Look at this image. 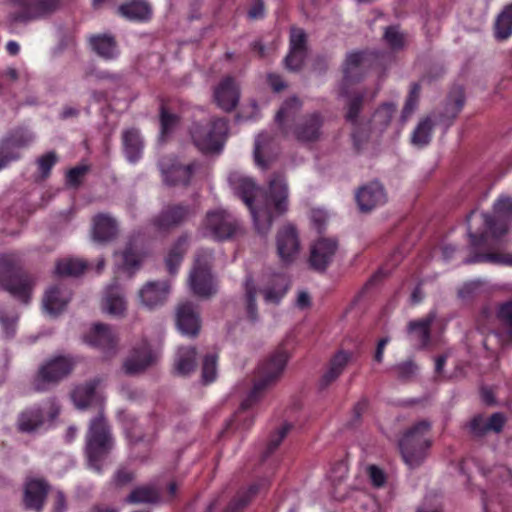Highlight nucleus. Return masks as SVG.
I'll list each match as a JSON object with an SVG mask.
<instances>
[{
    "label": "nucleus",
    "mask_w": 512,
    "mask_h": 512,
    "mask_svg": "<svg viewBox=\"0 0 512 512\" xmlns=\"http://www.w3.org/2000/svg\"><path fill=\"white\" fill-rule=\"evenodd\" d=\"M160 491L152 485L134 488L126 498L131 504H157L160 502Z\"/></svg>",
    "instance_id": "58836bf2"
},
{
    "label": "nucleus",
    "mask_w": 512,
    "mask_h": 512,
    "mask_svg": "<svg viewBox=\"0 0 512 512\" xmlns=\"http://www.w3.org/2000/svg\"><path fill=\"white\" fill-rule=\"evenodd\" d=\"M288 355L283 350L274 352L260 367L258 379L249 396L241 403V409L246 410L257 400L258 394L274 385L282 376L286 367Z\"/></svg>",
    "instance_id": "6e6552de"
},
{
    "label": "nucleus",
    "mask_w": 512,
    "mask_h": 512,
    "mask_svg": "<svg viewBox=\"0 0 512 512\" xmlns=\"http://www.w3.org/2000/svg\"><path fill=\"white\" fill-rule=\"evenodd\" d=\"M256 293L257 289L255 286L252 275H247L245 280V299H246V310L249 319L255 322L258 319L257 305H256Z\"/></svg>",
    "instance_id": "de8ad7c7"
},
{
    "label": "nucleus",
    "mask_w": 512,
    "mask_h": 512,
    "mask_svg": "<svg viewBox=\"0 0 512 512\" xmlns=\"http://www.w3.org/2000/svg\"><path fill=\"white\" fill-rule=\"evenodd\" d=\"M435 318V313H430L423 319L410 321L408 323V337L411 341L415 342L418 349H423L429 344L430 328Z\"/></svg>",
    "instance_id": "c756f323"
},
{
    "label": "nucleus",
    "mask_w": 512,
    "mask_h": 512,
    "mask_svg": "<svg viewBox=\"0 0 512 512\" xmlns=\"http://www.w3.org/2000/svg\"><path fill=\"white\" fill-rule=\"evenodd\" d=\"M355 198L358 208L362 213L371 212L387 201L385 189L377 180L360 187L356 191Z\"/></svg>",
    "instance_id": "aec40b11"
},
{
    "label": "nucleus",
    "mask_w": 512,
    "mask_h": 512,
    "mask_svg": "<svg viewBox=\"0 0 512 512\" xmlns=\"http://www.w3.org/2000/svg\"><path fill=\"white\" fill-rule=\"evenodd\" d=\"M171 283L167 280L147 282L139 291V298L149 309L163 305L170 293Z\"/></svg>",
    "instance_id": "b1692460"
},
{
    "label": "nucleus",
    "mask_w": 512,
    "mask_h": 512,
    "mask_svg": "<svg viewBox=\"0 0 512 512\" xmlns=\"http://www.w3.org/2000/svg\"><path fill=\"white\" fill-rule=\"evenodd\" d=\"M118 234L117 221L108 214H97L93 219L92 238L99 243L113 241Z\"/></svg>",
    "instance_id": "c85d7f7f"
},
{
    "label": "nucleus",
    "mask_w": 512,
    "mask_h": 512,
    "mask_svg": "<svg viewBox=\"0 0 512 512\" xmlns=\"http://www.w3.org/2000/svg\"><path fill=\"white\" fill-rule=\"evenodd\" d=\"M430 429L429 421H419L407 430L399 441L402 457L409 467H417L424 461L431 445V442L425 437Z\"/></svg>",
    "instance_id": "423d86ee"
},
{
    "label": "nucleus",
    "mask_w": 512,
    "mask_h": 512,
    "mask_svg": "<svg viewBox=\"0 0 512 512\" xmlns=\"http://www.w3.org/2000/svg\"><path fill=\"white\" fill-rule=\"evenodd\" d=\"M229 182L234 192L248 206L257 234L267 236L273 224V215L269 205H261V201L259 200L255 203L260 188L251 178L237 174L230 175Z\"/></svg>",
    "instance_id": "f257e3e1"
},
{
    "label": "nucleus",
    "mask_w": 512,
    "mask_h": 512,
    "mask_svg": "<svg viewBox=\"0 0 512 512\" xmlns=\"http://www.w3.org/2000/svg\"><path fill=\"white\" fill-rule=\"evenodd\" d=\"M259 489L258 484L251 485L247 491L238 494L223 512H241L249 504L251 498L258 493Z\"/></svg>",
    "instance_id": "3c124183"
},
{
    "label": "nucleus",
    "mask_w": 512,
    "mask_h": 512,
    "mask_svg": "<svg viewBox=\"0 0 512 512\" xmlns=\"http://www.w3.org/2000/svg\"><path fill=\"white\" fill-rule=\"evenodd\" d=\"M495 37L498 40H506L512 35V3L506 5L497 16L495 25Z\"/></svg>",
    "instance_id": "a18cd8bd"
},
{
    "label": "nucleus",
    "mask_w": 512,
    "mask_h": 512,
    "mask_svg": "<svg viewBox=\"0 0 512 512\" xmlns=\"http://www.w3.org/2000/svg\"><path fill=\"white\" fill-rule=\"evenodd\" d=\"M175 322L178 330L186 336L195 338L201 329L198 306L191 301L179 303L175 308Z\"/></svg>",
    "instance_id": "f3484780"
},
{
    "label": "nucleus",
    "mask_w": 512,
    "mask_h": 512,
    "mask_svg": "<svg viewBox=\"0 0 512 512\" xmlns=\"http://www.w3.org/2000/svg\"><path fill=\"white\" fill-rule=\"evenodd\" d=\"M506 423V417L501 412L493 413L488 419L482 414L473 416L466 424L469 435L474 439H481L489 432L500 433Z\"/></svg>",
    "instance_id": "412c9836"
},
{
    "label": "nucleus",
    "mask_w": 512,
    "mask_h": 512,
    "mask_svg": "<svg viewBox=\"0 0 512 512\" xmlns=\"http://www.w3.org/2000/svg\"><path fill=\"white\" fill-rule=\"evenodd\" d=\"M290 287V280L284 274H275L270 283L261 290L264 300L268 303L279 304Z\"/></svg>",
    "instance_id": "f704fd0d"
},
{
    "label": "nucleus",
    "mask_w": 512,
    "mask_h": 512,
    "mask_svg": "<svg viewBox=\"0 0 512 512\" xmlns=\"http://www.w3.org/2000/svg\"><path fill=\"white\" fill-rule=\"evenodd\" d=\"M202 225L207 233L218 241H225L243 233L239 220L223 209L208 211Z\"/></svg>",
    "instance_id": "1a4fd4ad"
},
{
    "label": "nucleus",
    "mask_w": 512,
    "mask_h": 512,
    "mask_svg": "<svg viewBox=\"0 0 512 512\" xmlns=\"http://www.w3.org/2000/svg\"><path fill=\"white\" fill-rule=\"evenodd\" d=\"M214 99L223 111H233L240 99V88L231 76H226L214 90Z\"/></svg>",
    "instance_id": "393cba45"
},
{
    "label": "nucleus",
    "mask_w": 512,
    "mask_h": 512,
    "mask_svg": "<svg viewBox=\"0 0 512 512\" xmlns=\"http://www.w3.org/2000/svg\"><path fill=\"white\" fill-rule=\"evenodd\" d=\"M324 117L319 112H313L301 118L293 128V136L301 144H313L321 140Z\"/></svg>",
    "instance_id": "dca6fc26"
},
{
    "label": "nucleus",
    "mask_w": 512,
    "mask_h": 512,
    "mask_svg": "<svg viewBox=\"0 0 512 512\" xmlns=\"http://www.w3.org/2000/svg\"><path fill=\"white\" fill-rule=\"evenodd\" d=\"M464 103V89L461 86L454 87L447 98L443 112L434 115L436 123L442 125L446 131L462 110Z\"/></svg>",
    "instance_id": "bb28decb"
},
{
    "label": "nucleus",
    "mask_w": 512,
    "mask_h": 512,
    "mask_svg": "<svg viewBox=\"0 0 512 512\" xmlns=\"http://www.w3.org/2000/svg\"><path fill=\"white\" fill-rule=\"evenodd\" d=\"M396 112V105L394 103L382 104L373 114L371 119L372 129L378 132H383L391 123L392 118Z\"/></svg>",
    "instance_id": "37998d69"
},
{
    "label": "nucleus",
    "mask_w": 512,
    "mask_h": 512,
    "mask_svg": "<svg viewBox=\"0 0 512 512\" xmlns=\"http://www.w3.org/2000/svg\"><path fill=\"white\" fill-rule=\"evenodd\" d=\"M32 279L22 271L21 259L15 254L0 255V287L22 303H28Z\"/></svg>",
    "instance_id": "f03ea898"
},
{
    "label": "nucleus",
    "mask_w": 512,
    "mask_h": 512,
    "mask_svg": "<svg viewBox=\"0 0 512 512\" xmlns=\"http://www.w3.org/2000/svg\"><path fill=\"white\" fill-rule=\"evenodd\" d=\"M363 60V54L361 52H353L347 55L344 68H343V81L341 84L340 95L348 96V86L358 79L354 77V70L357 69Z\"/></svg>",
    "instance_id": "ea45409f"
},
{
    "label": "nucleus",
    "mask_w": 512,
    "mask_h": 512,
    "mask_svg": "<svg viewBox=\"0 0 512 512\" xmlns=\"http://www.w3.org/2000/svg\"><path fill=\"white\" fill-rule=\"evenodd\" d=\"M391 370L399 380L408 381L415 375L417 365L412 360H408L393 366Z\"/></svg>",
    "instance_id": "4d7b16f0"
},
{
    "label": "nucleus",
    "mask_w": 512,
    "mask_h": 512,
    "mask_svg": "<svg viewBox=\"0 0 512 512\" xmlns=\"http://www.w3.org/2000/svg\"><path fill=\"white\" fill-rule=\"evenodd\" d=\"M308 55L307 51L290 50L284 59L286 69L292 72L300 71Z\"/></svg>",
    "instance_id": "6e6d98bb"
},
{
    "label": "nucleus",
    "mask_w": 512,
    "mask_h": 512,
    "mask_svg": "<svg viewBox=\"0 0 512 512\" xmlns=\"http://www.w3.org/2000/svg\"><path fill=\"white\" fill-rule=\"evenodd\" d=\"M45 414L42 408L33 406L24 409L17 418L16 427L19 432L33 433L43 426Z\"/></svg>",
    "instance_id": "7c9ffc66"
},
{
    "label": "nucleus",
    "mask_w": 512,
    "mask_h": 512,
    "mask_svg": "<svg viewBox=\"0 0 512 512\" xmlns=\"http://www.w3.org/2000/svg\"><path fill=\"white\" fill-rule=\"evenodd\" d=\"M92 49L105 59H112L117 53V43L112 35H97L90 38Z\"/></svg>",
    "instance_id": "a19ab883"
},
{
    "label": "nucleus",
    "mask_w": 512,
    "mask_h": 512,
    "mask_svg": "<svg viewBox=\"0 0 512 512\" xmlns=\"http://www.w3.org/2000/svg\"><path fill=\"white\" fill-rule=\"evenodd\" d=\"M501 325L505 328L510 339H512V300L503 303L497 312Z\"/></svg>",
    "instance_id": "13d9d810"
},
{
    "label": "nucleus",
    "mask_w": 512,
    "mask_h": 512,
    "mask_svg": "<svg viewBox=\"0 0 512 512\" xmlns=\"http://www.w3.org/2000/svg\"><path fill=\"white\" fill-rule=\"evenodd\" d=\"M291 428L292 425L286 423L282 427H280L274 434L271 435L267 446V455L273 453L279 447V445L287 436Z\"/></svg>",
    "instance_id": "680f3d73"
},
{
    "label": "nucleus",
    "mask_w": 512,
    "mask_h": 512,
    "mask_svg": "<svg viewBox=\"0 0 512 512\" xmlns=\"http://www.w3.org/2000/svg\"><path fill=\"white\" fill-rule=\"evenodd\" d=\"M290 50L307 51V35L303 29L292 28L289 41Z\"/></svg>",
    "instance_id": "bf43d9fd"
},
{
    "label": "nucleus",
    "mask_w": 512,
    "mask_h": 512,
    "mask_svg": "<svg viewBox=\"0 0 512 512\" xmlns=\"http://www.w3.org/2000/svg\"><path fill=\"white\" fill-rule=\"evenodd\" d=\"M339 248L336 238L319 237L310 245L308 264L317 272L326 271Z\"/></svg>",
    "instance_id": "2eb2a0df"
},
{
    "label": "nucleus",
    "mask_w": 512,
    "mask_h": 512,
    "mask_svg": "<svg viewBox=\"0 0 512 512\" xmlns=\"http://www.w3.org/2000/svg\"><path fill=\"white\" fill-rule=\"evenodd\" d=\"M117 12L127 20L141 22L150 19L152 8L146 0H126Z\"/></svg>",
    "instance_id": "2f4dec72"
},
{
    "label": "nucleus",
    "mask_w": 512,
    "mask_h": 512,
    "mask_svg": "<svg viewBox=\"0 0 512 512\" xmlns=\"http://www.w3.org/2000/svg\"><path fill=\"white\" fill-rule=\"evenodd\" d=\"M124 153L129 162H137L144 148V142L137 128H127L122 132Z\"/></svg>",
    "instance_id": "473e14b6"
},
{
    "label": "nucleus",
    "mask_w": 512,
    "mask_h": 512,
    "mask_svg": "<svg viewBox=\"0 0 512 512\" xmlns=\"http://www.w3.org/2000/svg\"><path fill=\"white\" fill-rule=\"evenodd\" d=\"M364 98V93H355L348 97L345 105L346 113L344 115L346 121L353 125L357 124L359 114L363 108Z\"/></svg>",
    "instance_id": "09e8293b"
},
{
    "label": "nucleus",
    "mask_w": 512,
    "mask_h": 512,
    "mask_svg": "<svg viewBox=\"0 0 512 512\" xmlns=\"http://www.w3.org/2000/svg\"><path fill=\"white\" fill-rule=\"evenodd\" d=\"M113 447L109 427L102 413L95 417L89 426L86 437L85 454L88 465L95 471H102V463Z\"/></svg>",
    "instance_id": "7ed1b4c3"
},
{
    "label": "nucleus",
    "mask_w": 512,
    "mask_h": 512,
    "mask_svg": "<svg viewBox=\"0 0 512 512\" xmlns=\"http://www.w3.org/2000/svg\"><path fill=\"white\" fill-rule=\"evenodd\" d=\"M160 139L172 133L180 123L178 114L172 111L168 101L161 98L159 106Z\"/></svg>",
    "instance_id": "c9c22d12"
},
{
    "label": "nucleus",
    "mask_w": 512,
    "mask_h": 512,
    "mask_svg": "<svg viewBox=\"0 0 512 512\" xmlns=\"http://www.w3.org/2000/svg\"><path fill=\"white\" fill-rule=\"evenodd\" d=\"M434 124L437 123L436 120L433 121L432 116L422 118L412 133L411 142L419 147L427 145L430 142Z\"/></svg>",
    "instance_id": "49530a36"
},
{
    "label": "nucleus",
    "mask_w": 512,
    "mask_h": 512,
    "mask_svg": "<svg viewBox=\"0 0 512 512\" xmlns=\"http://www.w3.org/2000/svg\"><path fill=\"white\" fill-rule=\"evenodd\" d=\"M214 256L211 250L197 251L190 270L188 284L194 295L208 299L217 293V284L212 274Z\"/></svg>",
    "instance_id": "20e7f679"
},
{
    "label": "nucleus",
    "mask_w": 512,
    "mask_h": 512,
    "mask_svg": "<svg viewBox=\"0 0 512 512\" xmlns=\"http://www.w3.org/2000/svg\"><path fill=\"white\" fill-rule=\"evenodd\" d=\"M20 10L11 15L13 22L27 23L37 19L48 18L60 11L63 0H7Z\"/></svg>",
    "instance_id": "9d476101"
},
{
    "label": "nucleus",
    "mask_w": 512,
    "mask_h": 512,
    "mask_svg": "<svg viewBox=\"0 0 512 512\" xmlns=\"http://www.w3.org/2000/svg\"><path fill=\"white\" fill-rule=\"evenodd\" d=\"M349 359H350L349 353L344 352V351H339L330 360L329 369L331 371H334L338 375H341V373L347 366Z\"/></svg>",
    "instance_id": "0e129e2a"
},
{
    "label": "nucleus",
    "mask_w": 512,
    "mask_h": 512,
    "mask_svg": "<svg viewBox=\"0 0 512 512\" xmlns=\"http://www.w3.org/2000/svg\"><path fill=\"white\" fill-rule=\"evenodd\" d=\"M17 321L16 315H7L5 312L0 311V323L2 324L5 333L11 337L15 333V325Z\"/></svg>",
    "instance_id": "338daca9"
},
{
    "label": "nucleus",
    "mask_w": 512,
    "mask_h": 512,
    "mask_svg": "<svg viewBox=\"0 0 512 512\" xmlns=\"http://www.w3.org/2000/svg\"><path fill=\"white\" fill-rule=\"evenodd\" d=\"M189 236L180 235L171 245L167 256L165 257V266L171 276L176 275L178 268L187 252Z\"/></svg>",
    "instance_id": "72a5a7b5"
},
{
    "label": "nucleus",
    "mask_w": 512,
    "mask_h": 512,
    "mask_svg": "<svg viewBox=\"0 0 512 512\" xmlns=\"http://www.w3.org/2000/svg\"><path fill=\"white\" fill-rule=\"evenodd\" d=\"M267 184L266 197L261 205H269L274 220L288 211L289 189L285 175L280 172L272 173Z\"/></svg>",
    "instance_id": "f8f14e48"
},
{
    "label": "nucleus",
    "mask_w": 512,
    "mask_h": 512,
    "mask_svg": "<svg viewBox=\"0 0 512 512\" xmlns=\"http://www.w3.org/2000/svg\"><path fill=\"white\" fill-rule=\"evenodd\" d=\"M32 141V136L22 129L13 131L0 143V169L10 161L18 158L15 149L25 147Z\"/></svg>",
    "instance_id": "cd10ccee"
},
{
    "label": "nucleus",
    "mask_w": 512,
    "mask_h": 512,
    "mask_svg": "<svg viewBox=\"0 0 512 512\" xmlns=\"http://www.w3.org/2000/svg\"><path fill=\"white\" fill-rule=\"evenodd\" d=\"M277 254L284 264H291L300 251L298 231L292 224H287L276 234Z\"/></svg>",
    "instance_id": "a211bd4d"
},
{
    "label": "nucleus",
    "mask_w": 512,
    "mask_h": 512,
    "mask_svg": "<svg viewBox=\"0 0 512 512\" xmlns=\"http://www.w3.org/2000/svg\"><path fill=\"white\" fill-rule=\"evenodd\" d=\"M488 234L487 232H482L480 234H476L472 232L471 227L468 226V238H469V246H470V254L467 258H465V264H475V263H492L503 265L504 253L499 252H488V253H479L476 249L486 243Z\"/></svg>",
    "instance_id": "5701e85b"
},
{
    "label": "nucleus",
    "mask_w": 512,
    "mask_h": 512,
    "mask_svg": "<svg viewBox=\"0 0 512 512\" xmlns=\"http://www.w3.org/2000/svg\"><path fill=\"white\" fill-rule=\"evenodd\" d=\"M67 302L68 297L59 286L49 288L43 299L45 309L51 314H56L62 311Z\"/></svg>",
    "instance_id": "79ce46f5"
},
{
    "label": "nucleus",
    "mask_w": 512,
    "mask_h": 512,
    "mask_svg": "<svg viewBox=\"0 0 512 512\" xmlns=\"http://www.w3.org/2000/svg\"><path fill=\"white\" fill-rule=\"evenodd\" d=\"M96 385L92 382L77 387L73 392V399L77 407L86 408L94 396Z\"/></svg>",
    "instance_id": "864d4df0"
},
{
    "label": "nucleus",
    "mask_w": 512,
    "mask_h": 512,
    "mask_svg": "<svg viewBox=\"0 0 512 512\" xmlns=\"http://www.w3.org/2000/svg\"><path fill=\"white\" fill-rule=\"evenodd\" d=\"M198 211V206L195 204L170 202L150 219L149 224L156 233L168 235L196 217Z\"/></svg>",
    "instance_id": "39448f33"
},
{
    "label": "nucleus",
    "mask_w": 512,
    "mask_h": 512,
    "mask_svg": "<svg viewBox=\"0 0 512 512\" xmlns=\"http://www.w3.org/2000/svg\"><path fill=\"white\" fill-rule=\"evenodd\" d=\"M302 108V102L297 97L288 98L278 110L275 121L283 133L287 132L286 122L293 120Z\"/></svg>",
    "instance_id": "4c0bfd02"
},
{
    "label": "nucleus",
    "mask_w": 512,
    "mask_h": 512,
    "mask_svg": "<svg viewBox=\"0 0 512 512\" xmlns=\"http://www.w3.org/2000/svg\"><path fill=\"white\" fill-rule=\"evenodd\" d=\"M50 490L48 482L41 478H28L24 485L23 505L28 510L40 512Z\"/></svg>",
    "instance_id": "4be33fe9"
},
{
    "label": "nucleus",
    "mask_w": 512,
    "mask_h": 512,
    "mask_svg": "<svg viewBox=\"0 0 512 512\" xmlns=\"http://www.w3.org/2000/svg\"><path fill=\"white\" fill-rule=\"evenodd\" d=\"M197 351L195 347H182L178 350L175 369L180 375H187L196 366Z\"/></svg>",
    "instance_id": "c03bdc74"
},
{
    "label": "nucleus",
    "mask_w": 512,
    "mask_h": 512,
    "mask_svg": "<svg viewBox=\"0 0 512 512\" xmlns=\"http://www.w3.org/2000/svg\"><path fill=\"white\" fill-rule=\"evenodd\" d=\"M384 38L393 50L402 49L404 46V36L395 26L386 28Z\"/></svg>",
    "instance_id": "052dcab7"
},
{
    "label": "nucleus",
    "mask_w": 512,
    "mask_h": 512,
    "mask_svg": "<svg viewBox=\"0 0 512 512\" xmlns=\"http://www.w3.org/2000/svg\"><path fill=\"white\" fill-rule=\"evenodd\" d=\"M101 309L104 313L113 317L125 316L127 303L123 288L118 283H112L104 290Z\"/></svg>",
    "instance_id": "a878e982"
},
{
    "label": "nucleus",
    "mask_w": 512,
    "mask_h": 512,
    "mask_svg": "<svg viewBox=\"0 0 512 512\" xmlns=\"http://www.w3.org/2000/svg\"><path fill=\"white\" fill-rule=\"evenodd\" d=\"M155 362V353L147 342H143L131 351L122 368L127 375H138L146 371Z\"/></svg>",
    "instance_id": "6ab92c4d"
},
{
    "label": "nucleus",
    "mask_w": 512,
    "mask_h": 512,
    "mask_svg": "<svg viewBox=\"0 0 512 512\" xmlns=\"http://www.w3.org/2000/svg\"><path fill=\"white\" fill-rule=\"evenodd\" d=\"M85 343L101 351L106 359L117 354L118 337L112 327L105 323H94L83 335Z\"/></svg>",
    "instance_id": "4468645a"
},
{
    "label": "nucleus",
    "mask_w": 512,
    "mask_h": 512,
    "mask_svg": "<svg viewBox=\"0 0 512 512\" xmlns=\"http://www.w3.org/2000/svg\"><path fill=\"white\" fill-rule=\"evenodd\" d=\"M493 213H483L486 229L493 238L499 239L508 233V223L512 220V198L501 196L493 205Z\"/></svg>",
    "instance_id": "ddd939ff"
},
{
    "label": "nucleus",
    "mask_w": 512,
    "mask_h": 512,
    "mask_svg": "<svg viewBox=\"0 0 512 512\" xmlns=\"http://www.w3.org/2000/svg\"><path fill=\"white\" fill-rule=\"evenodd\" d=\"M87 166H76L70 169L67 173V182L72 186H78L81 178L87 173Z\"/></svg>",
    "instance_id": "774afa93"
},
{
    "label": "nucleus",
    "mask_w": 512,
    "mask_h": 512,
    "mask_svg": "<svg viewBox=\"0 0 512 512\" xmlns=\"http://www.w3.org/2000/svg\"><path fill=\"white\" fill-rule=\"evenodd\" d=\"M421 93V85L418 82H414L411 84L409 94L405 101V105L401 112V121L402 123L406 122L407 119L414 113L416 110Z\"/></svg>",
    "instance_id": "8fccbe9b"
},
{
    "label": "nucleus",
    "mask_w": 512,
    "mask_h": 512,
    "mask_svg": "<svg viewBox=\"0 0 512 512\" xmlns=\"http://www.w3.org/2000/svg\"><path fill=\"white\" fill-rule=\"evenodd\" d=\"M71 357L56 356L43 362L32 378L31 386L35 392H45L68 377L74 368Z\"/></svg>",
    "instance_id": "0eeeda50"
},
{
    "label": "nucleus",
    "mask_w": 512,
    "mask_h": 512,
    "mask_svg": "<svg viewBox=\"0 0 512 512\" xmlns=\"http://www.w3.org/2000/svg\"><path fill=\"white\" fill-rule=\"evenodd\" d=\"M57 162V155L55 152H48L38 158L37 163L39 170L43 177H47L50 173L51 168Z\"/></svg>",
    "instance_id": "69168bd1"
},
{
    "label": "nucleus",
    "mask_w": 512,
    "mask_h": 512,
    "mask_svg": "<svg viewBox=\"0 0 512 512\" xmlns=\"http://www.w3.org/2000/svg\"><path fill=\"white\" fill-rule=\"evenodd\" d=\"M228 133V121L215 118L210 126L195 125L192 130L194 144L203 152H219Z\"/></svg>",
    "instance_id": "9b49d317"
},
{
    "label": "nucleus",
    "mask_w": 512,
    "mask_h": 512,
    "mask_svg": "<svg viewBox=\"0 0 512 512\" xmlns=\"http://www.w3.org/2000/svg\"><path fill=\"white\" fill-rule=\"evenodd\" d=\"M217 355L207 354L202 363L201 376L203 384L213 382L217 376Z\"/></svg>",
    "instance_id": "5fc2aeb1"
},
{
    "label": "nucleus",
    "mask_w": 512,
    "mask_h": 512,
    "mask_svg": "<svg viewBox=\"0 0 512 512\" xmlns=\"http://www.w3.org/2000/svg\"><path fill=\"white\" fill-rule=\"evenodd\" d=\"M196 165L173 164L165 171V181L168 185H188Z\"/></svg>",
    "instance_id": "e433bc0d"
},
{
    "label": "nucleus",
    "mask_w": 512,
    "mask_h": 512,
    "mask_svg": "<svg viewBox=\"0 0 512 512\" xmlns=\"http://www.w3.org/2000/svg\"><path fill=\"white\" fill-rule=\"evenodd\" d=\"M123 265L126 269H137L141 264L138 253L132 244H128L122 252Z\"/></svg>",
    "instance_id": "e2e57ef3"
},
{
    "label": "nucleus",
    "mask_w": 512,
    "mask_h": 512,
    "mask_svg": "<svg viewBox=\"0 0 512 512\" xmlns=\"http://www.w3.org/2000/svg\"><path fill=\"white\" fill-rule=\"evenodd\" d=\"M85 269L86 265L82 261L67 259L57 262L55 273L59 276H79Z\"/></svg>",
    "instance_id": "603ef678"
}]
</instances>
